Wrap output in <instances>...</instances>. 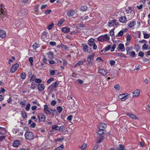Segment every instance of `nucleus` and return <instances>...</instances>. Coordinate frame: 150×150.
Segmentation results:
<instances>
[{"label":"nucleus","instance_id":"1","mask_svg":"<svg viewBox=\"0 0 150 150\" xmlns=\"http://www.w3.org/2000/svg\"><path fill=\"white\" fill-rule=\"evenodd\" d=\"M44 112L47 115H50L52 114L54 115V113L56 112V111L55 110H52L48 108V106L47 105H45L44 107Z\"/></svg>","mask_w":150,"mask_h":150},{"label":"nucleus","instance_id":"2","mask_svg":"<svg viewBox=\"0 0 150 150\" xmlns=\"http://www.w3.org/2000/svg\"><path fill=\"white\" fill-rule=\"evenodd\" d=\"M97 40L98 41L101 42L107 41L110 40V37L108 35L106 34L104 35L99 36L97 38Z\"/></svg>","mask_w":150,"mask_h":150},{"label":"nucleus","instance_id":"3","mask_svg":"<svg viewBox=\"0 0 150 150\" xmlns=\"http://www.w3.org/2000/svg\"><path fill=\"white\" fill-rule=\"evenodd\" d=\"M25 139L28 140H32L34 138L33 133L30 131L26 132L25 133Z\"/></svg>","mask_w":150,"mask_h":150},{"label":"nucleus","instance_id":"4","mask_svg":"<svg viewBox=\"0 0 150 150\" xmlns=\"http://www.w3.org/2000/svg\"><path fill=\"white\" fill-rule=\"evenodd\" d=\"M59 82L56 81L53 83L51 84L48 87V88L50 90V91H51L54 90V89L59 85Z\"/></svg>","mask_w":150,"mask_h":150},{"label":"nucleus","instance_id":"5","mask_svg":"<svg viewBox=\"0 0 150 150\" xmlns=\"http://www.w3.org/2000/svg\"><path fill=\"white\" fill-rule=\"evenodd\" d=\"M119 25V23L116 22V20L114 19L113 20H110L108 23V25L110 27H112L114 25Z\"/></svg>","mask_w":150,"mask_h":150},{"label":"nucleus","instance_id":"6","mask_svg":"<svg viewBox=\"0 0 150 150\" xmlns=\"http://www.w3.org/2000/svg\"><path fill=\"white\" fill-rule=\"evenodd\" d=\"M39 121L41 122H44L46 119L45 115L43 113H40L38 115Z\"/></svg>","mask_w":150,"mask_h":150},{"label":"nucleus","instance_id":"7","mask_svg":"<svg viewBox=\"0 0 150 150\" xmlns=\"http://www.w3.org/2000/svg\"><path fill=\"white\" fill-rule=\"evenodd\" d=\"M19 67V64L16 63L13 65L11 69V72L12 73H14L17 69Z\"/></svg>","mask_w":150,"mask_h":150},{"label":"nucleus","instance_id":"8","mask_svg":"<svg viewBox=\"0 0 150 150\" xmlns=\"http://www.w3.org/2000/svg\"><path fill=\"white\" fill-rule=\"evenodd\" d=\"M125 93L124 94H121L118 96V98L121 99L122 101L125 100L127 98L128 95H125Z\"/></svg>","mask_w":150,"mask_h":150},{"label":"nucleus","instance_id":"9","mask_svg":"<svg viewBox=\"0 0 150 150\" xmlns=\"http://www.w3.org/2000/svg\"><path fill=\"white\" fill-rule=\"evenodd\" d=\"M82 45L83 47V50L85 52H90V48L87 45L85 44H82Z\"/></svg>","mask_w":150,"mask_h":150},{"label":"nucleus","instance_id":"10","mask_svg":"<svg viewBox=\"0 0 150 150\" xmlns=\"http://www.w3.org/2000/svg\"><path fill=\"white\" fill-rule=\"evenodd\" d=\"M98 71L99 73L100 74L103 76H105L108 73L106 70L103 69H98Z\"/></svg>","mask_w":150,"mask_h":150},{"label":"nucleus","instance_id":"11","mask_svg":"<svg viewBox=\"0 0 150 150\" xmlns=\"http://www.w3.org/2000/svg\"><path fill=\"white\" fill-rule=\"evenodd\" d=\"M119 20L120 22L123 23H125L127 21L126 18L125 16H121L119 18Z\"/></svg>","mask_w":150,"mask_h":150},{"label":"nucleus","instance_id":"12","mask_svg":"<svg viewBox=\"0 0 150 150\" xmlns=\"http://www.w3.org/2000/svg\"><path fill=\"white\" fill-rule=\"evenodd\" d=\"M107 127V125L104 123H100L99 126V128L100 130H105V129Z\"/></svg>","mask_w":150,"mask_h":150},{"label":"nucleus","instance_id":"13","mask_svg":"<svg viewBox=\"0 0 150 150\" xmlns=\"http://www.w3.org/2000/svg\"><path fill=\"white\" fill-rule=\"evenodd\" d=\"M94 56V53L92 54L91 55L88 56L87 59V61L89 62V64H91V61L93 59Z\"/></svg>","mask_w":150,"mask_h":150},{"label":"nucleus","instance_id":"14","mask_svg":"<svg viewBox=\"0 0 150 150\" xmlns=\"http://www.w3.org/2000/svg\"><path fill=\"white\" fill-rule=\"evenodd\" d=\"M6 36V33L4 30H0V37L2 38H5Z\"/></svg>","mask_w":150,"mask_h":150},{"label":"nucleus","instance_id":"15","mask_svg":"<svg viewBox=\"0 0 150 150\" xmlns=\"http://www.w3.org/2000/svg\"><path fill=\"white\" fill-rule=\"evenodd\" d=\"M118 50H120L121 51L123 52L125 50V47L124 45L122 43L118 45V47L117 48Z\"/></svg>","mask_w":150,"mask_h":150},{"label":"nucleus","instance_id":"16","mask_svg":"<svg viewBox=\"0 0 150 150\" xmlns=\"http://www.w3.org/2000/svg\"><path fill=\"white\" fill-rule=\"evenodd\" d=\"M140 93V90H135L133 93V97H137L139 95Z\"/></svg>","mask_w":150,"mask_h":150},{"label":"nucleus","instance_id":"17","mask_svg":"<svg viewBox=\"0 0 150 150\" xmlns=\"http://www.w3.org/2000/svg\"><path fill=\"white\" fill-rule=\"evenodd\" d=\"M38 88L39 91H42L44 90L45 86L43 84H39L38 85Z\"/></svg>","mask_w":150,"mask_h":150},{"label":"nucleus","instance_id":"18","mask_svg":"<svg viewBox=\"0 0 150 150\" xmlns=\"http://www.w3.org/2000/svg\"><path fill=\"white\" fill-rule=\"evenodd\" d=\"M74 13L75 11L74 10H71L67 12V14L68 16L71 17L73 16Z\"/></svg>","mask_w":150,"mask_h":150},{"label":"nucleus","instance_id":"19","mask_svg":"<svg viewBox=\"0 0 150 150\" xmlns=\"http://www.w3.org/2000/svg\"><path fill=\"white\" fill-rule=\"evenodd\" d=\"M20 145V141L18 140L15 141L13 144V146L15 147H17Z\"/></svg>","mask_w":150,"mask_h":150},{"label":"nucleus","instance_id":"20","mask_svg":"<svg viewBox=\"0 0 150 150\" xmlns=\"http://www.w3.org/2000/svg\"><path fill=\"white\" fill-rule=\"evenodd\" d=\"M25 10L24 9H21L19 12L18 13V14L19 16H22L23 15L25 14Z\"/></svg>","mask_w":150,"mask_h":150},{"label":"nucleus","instance_id":"21","mask_svg":"<svg viewBox=\"0 0 150 150\" xmlns=\"http://www.w3.org/2000/svg\"><path fill=\"white\" fill-rule=\"evenodd\" d=\"M136 21H132L129 22V23L128 26L129 28H132L134 26L136 25Z\"/></svg>","mask_w":150,"mask_h":150},{"label":"nucleus","instance_id":"22","mask_svg":"<svg viewBox=\"0 0 150 150\" xmlns=\"http://www.w3.org/2000/svg\"><path fill=\"white\" fill-rule=\"evenodd\" d=\"M127 115L129 116L130 117L134 119L135 120L137 119V118L135 115L131 113H127Z\"/></svg>","mask_w":150,"mask_h":150},{"label":"nucleus","instance_id":"23","mask_svg":"<svg viewBox=\"0 0 150 150\" xmlns=\"http://www.w3.org/2000/svg\"><path fill=\"white\" fill-rule=\"evenodd\" d=\"M94 39L92 38H91L88 40V44L90 46H91L94 43Z\"/></svg>","mask_w":150,"mask_h":150},{"label":"nucleus","instance_id":"24","mask_svg":"<svg viewBox=\"0 0 150 150\" xmlns=\"http://www.w3.org/2000/svg\"><path fill=\"white\" fill-rule=\"evenodd\" d=\"M62 31L65 33L69 32L70 31L69 28L66 27H63L62 29Z\"/></svg>","mask_w":150,"mask_h":150},{"label":"nucleus","instance_id":"25","mask_svg":"<svg viewBox=\"0 0 150 150\" xmlns=\"http://www.w3.org/2000/svg\"><path fill=\"white\" fill-rule=\"evenodd\" d=\"M106 132L105 130H100L99 129L98 132V134L99 135H101L104 134Z\"/></svg>","mask_w":150,"mask_h":150},{"label":"nucleus","instance_id":"26","mask_svg":"<svg viewBox=\"0 0 150 150\" xmlns=\"http://www.w3.org/2000/svg\"><path fill=\"white\" fill-rule=\"evenodd\" d=\"M47 54L48 55V57H49L50 58H52L53 57V52H52L50 51L47 53Z\"/></svg>","mask_w":150,"mask_h":150},{"label":"nucleus","instance_id":"27","mask_svg":"<svg viewBox=\"0 0 150 150\" xmlns=\"http://www.w3.org/2000/svg\"><path fill=\"white\" fill-rule=\"evenodd\" d=\"M118 150H126L123 146L122 144H120L118 148Z\"/></svg>","mask_w":150,"mask_h":150},{"label":"nucleus","instance_id":"28","mask_svg":"<svg viewBox=\"0 0 150 150\" xmlns=\"http://www.w3.org/2000/svg\"><path fill=\"white\" fill-rule=\"evenodd\" d=\"M87 9V7L86 6H83L80 8V10L83 11H86Z\"/></svg>","mask_w":150,"mask_h":150},{"label":"nucleus","instance_id":"29","mask_svg":"<svg viewBox=\"0 0 150 150\" xmlns=\"http://www.w3.org/2000/svg\"><path fill=\"white\" fill-rule=\"evenodd\" d=\"M26 101L25 100H23L20 103V104L21 107H24L26 104Z\"/></svg>","mask_w":150,"mask_h":150},{"label":"nucleus","instance_id":"30","mask_svg":"<svg viewBox=\"0 0 150 150\" xmlns=\"http://www.w3.org/2000/svg\"><path fill=\"white\" fill-rule=\"evenodd\" d=\"M126 11L127 13H131L132 11V7L131 6H129L128 8L126 9Z\"/></svg>","mask_w":150,"mask_h":150},{"label":"nucleus","instance_id":"31","mask_svg":"<svg viewBox=\"0 0 150 150\" xmlns=\"http://www.w3.org/2000/svg\"><path fill=\"white\" fill-rule=\"evenodd\" d=\"M21 77L22 79H25L26 78L25 73L24 72H22L21 74Z\"/></svg>","mask_w":150,"mask_h":150},{"label":"nucleus","instance_id":"32","mask_svg":"<svg viewBox=\"0 0 150 150\" xmlns=\"http://www.w3.org/2000/svg\"><path fill=\"white\" fill-rule=\"evenodd\" d=\"M64 147V146L63 144H62L60 146L55 149L54 150H61L63 149Z\"/></svg>","mask_w":150,"mask_h":150},{"label":"nucleus","instance_id":"33","mask_svg":"<svg viewBox=\"0 0 150 150\" xmlns=\"http://www.w3.org/2000/svg\"><path fill=\"white\" fill-rule=\"evenodd\" d=\"M33 47L34 49L35 50L39 47V45L37 43H35L33 45Z\"/></svg>","mask_w":150,"mask_h":150},{"label":"nucleus","instance_id":"34","mask_svg":"<svg viewBox=\"0 0 150 150\" xmlns=\"http://www.w3.org/2000/svg\"><path fill=\"white\" fill-rule=\"evenodd\" d=\"M143 34L144 35V38L145 39H147L149 37V35L148 34L146 33L144 31L143 32Z\"/></svg>","mask_w":150,"mask_h":150},{"label":"nucleus","instance_id":"35","mask_svg":"<svg viewBox=\"0 0 150 150\" xmlns=\"http://www.w3.org/2000/svg\"><path fill=\"white\" fill-rule=\"evenodd\" d=\"M124 31L123 30H121L118 33L117 35H116V37H117L118 36H122L123 35Z\"/></svg>","mask_w":150,"mask_h":150},{"label":"nucleus","instance_id":"36","mask_svg":"<svg viewBox=\"0 0 150 150\" xmlns=\"http://www.w3.org/2000/svg\"><path fill=\"white\" fill-rule=\"evenodd\" d=\"M104 137L103 136H101L99 139L98 140L97 142L98 143H100L104 139Z\"/></svg>","mask_w":150,"mask_h":150},{"label":"nucleus","instance_id":"37","mask_svg":"<svg viewBox=\"0 0 150 150\" xmlns=\"http://www.w3.org/2000/svg\"><path fill=\"white\" fill-rule=\"evenodd\" d=\"M5 129L3 128H1L0 129V134L3 135L5 134Z\"/></svg>","mask_w":150,"mask_h":150},{"label":"nucleus","instance_id":"38","mask_svg":"<svg viewBox=\"0 0 150 150\" xmlns=\"http://www.w3.org/2000/svg\"><path fill=\"white\" fill-rule=\"evenodd\" d=\"M36 84L34 82H33L32 83L31 86L30 87V88L32 89H34L36 88Z\"/></svg>","mask_w":150,"mask_h":150},{"label":"nucleus","instance_id":"39","mask_svg":"<svg viewBox=\"0 0 150 150\" xmlns=\"http://www.w3.org/2000/svg\"><path fill=\"white\" fill-rule=\"evenodd\" d=\"M114 88L116 90H119L120 89V86L119 84H117L114 86Z\"/></svg>","mask_w":150,"mask_h":150},{"label":"nucleus","instance_id":"40","mask_svg":"<svg viewBox=\"0 0 150 150\" xmlns=\"http://www.w3.org/2000/svg\"><path fill=\"white\" fill-rule=\"evenodd\" d=\"M36 77V76L34 75H33L31 76V78L29 80L30 81V82L33 81L34 80H35Z\"/></svg>","mask_w":150,"mask_h":150},{"label":"nucleus","instance_id":"41","mask_svg":"<svg viewBox=\"0 0 150 150\" xmlns=\"http://www.w3.org/2000/svg\"><path fill=\"white\" fill-rule=\"evenodd\" d=\"M57 111L59 113H61L62 110V108L60 106L57 107Z\"/></svg>","mask_w":150,"mask_h":150},{"label":"nucleus","instance_id":"42","mask_svg":"<svg viewBox=\"0 0 150 150\" xmlns=\"http://www.w3.org/2000/svg\"><path fill=\"white\" fill-rule=\"evenodd\" d=\"M64 22V20L63 19H61L59 20L57 23V25L58 26H60Z\"/></svg>","mask_w":150,"mask_h":150},{"label":"nucleus","instance_id":"43","mask_svg":"<svg viewBox=\"0 0 150 150\" xmlns=\"http://www.w3.org/2000/svg\"><path fill=\"white\" fill-rule=\"evenodd\" d=\"M30 106L31 105L30 103L28 104L25 107V110L27 111H28L30 110Z\"/></svg>","mask_w":150,"mask_h":150},{"label":"nucleus","instance_id":"44","mask_svg":"<svg viewBox=\"0 0 150 150\" xmlns=\"http://www.w3.org/2000/svg\"><path fill=\"white\" fill-rule=\"evenodd\" d=\"M54 23H52V24L49 25L47 27V28L49 29L50 30L52 29L53 27Z\"/></svg>","mask_w":150,"mask_h":150},{"label":"nucleus","instance_id":"45","mask_svg":"<svg viewBox=\"0 0 150 150\" xmlns=\"http://www.w3.org/2000/svg\"><path fill=\"white\" fill-rule=\"evenodd\" d=\"M56 70H51L50 71V76H53L55 74V71Z\"/></svg>","mask_w":150,"mask_h":150},{"label":"nucleus","instance_id":"46","mask_svg":"<svg viewBox=\"0 0 150 150\" xmlns=\"http://www.w3.org/2000/svg\"><path fill=\"white\" fill-rule=\"evenodd\" d=\"M58 130L60 131H64L65 130V128L64 126L63 125L61 126L59 128Z\"/></svg>","mask_w":150,"mask_h":150},{"label":"nucleus","instance_id":"47","mask_svg":"<svg viewBox=\"0 0 150 150\" xmlns=\"http://www.w3.org/2000/svg\"><path fill=\"white\" fill-rule=\"evenodd\" d=\"M21 115L22 117L24 118H25L27 117V115L25 112H23L22 113Z\"/></svg>","mask_w":150,"mask_h":150},{"label":"nucleus","instance_id":"48","mask_svg":"<svg viewBox=\"0 0 150 150\" xmlns=\"http://www.w3.org/2000/svg\"><path fill=\"white\" fill-rule=\"evenodd\" d=\"M96 60L98 62H103V60L100 57L97 58Z\"/></svg>","mask_w":150,"mask_h":150},{"label":"nucleus","instance_id":"49","mask_svg":"<svg viewBox=\"0 0 150 150\" xmlns=\"http://www.w3.org/2000/svg\"><path fill=\"white\" fill-rule=\"evenodd\" d=\"M64 140V138H57V139L55 140V142H57V141H62Z\"/></svg>","mask_w":150,"mask_h":150},{"label":"nucleus","instance_id":"50","mask_svg":"<svg viewBox=\"0 0 150 150\" xmlns=\"http://www.w3.org/2000/svg\"><path fill=\"white\" fill-rule=\"evenodd\" d=\"M115 62L114 60H111L110 61V64L111 66H113L115 65Z\"/></svg>","mask_w":150,"mask_h":150},{"label":"nucleus","instance_id":"51","mask_svg":"<svg viewBox=\"0 0 150 150\" xmlns=\"http://www.w3.org/2000/svg\"><path fill=\"white\" fill-rule=\"evenodd\" d=\"M35 81L37 83H40L42 82V80L40 79H35Z\"/></svg>","mask_w":150,"mask_h":150},{"label":"nucleus","instance_id":"52","mask_svg":"<svg viewBox=\"0 0 150 150\" xmlns=\"http://www.w3.org/2000/svg\"><path fill=\"white\" fill-rule=\"evenodd\" d=\"M86 144H83L82 145L81 147V149L82 150H84L86 147Z\"/></svg>","mask_w":150,"mask_h":150},{"label":"nucleus","instance_id":"53","mask_svg":"<svg viewBox=\"0 0 150 150\" xmlns=\"http://www.w3.org/2000/svg\"><path fill=\"white\" fill-rule=\"evenodd\" d=\"M58 126L57 125H55L54 126H52V129H55V130H58Z\"/></svg>","mask_w":150,"mask_h":150},{"label":"nucleus","instance_id":"54","mask_svg":"<svg viewBox=\"0 0 150 150\" xmlns=\"http://www.w3.org/2000/svg\"><path fill=\"white\" fill-rule=\"evenodd\" d=\"M29 60L30 62L31 65H32L33 64V58L32 57H30L29 58Z\"/></svg>","mask_w":150,"mask_h":150},{"label":"nucleus","instance_id":"55","mask_svg":"<svg viewBox=\"0 0 150 150\" xmlns=\"http://www.w3.org/2000/svg\"><path fill=\"white\" fill-rule=\"evenodd\" d=\"M127 38V42H129L131 40V36L130 35L128 34L127 36L126 37Z\"/></svg>","mask_w":150,"mask_h":150},{"label":"nucleus","instance_id":"56","mask_svg":"<svg viewBox=\"0 0 150 150\" xmlns=\"http://www.w3.org/2000/svg\"><path fill=\"white\" fill-rule=\"evenodd\" d=\"M31 103H33L34 104H36L38 106H40V104L38 103L37 100H35L34 101H32Z\"/></svg>","mask_w":150,"mask_h":150},{"label":"nucleus","instance_id":"57","mask_svg":"<svg viewBox=\"0 0 150 150\" xmlns=\"http://www.w3.org/2000/svg\"><path fill=\"white\" fill-rule=\"evenodd\" d=\"M73 117L72 115H69L67 118V120L69 121H71L72 120V118Z\"/></svg>","mask_w":150,"mask_h":150},{"label":"nucleus","instance_id":"58","mask_svg":"<svg viewBox=\"0 0 150 150\" xmlns=\"http://www.w3.org/2000/svg\"><path fill=\"white\" fill-rule=\"evenodd\" d=\"M148 47V45L146 43H145L143 45V47H142L143 49H147V48Z\"/></svg>","mask_w":150,"mask_h":150},{"label":"nucleus","instance_id":"59","mask_svg":"<svg viewBox=\"0 0 150 150\" xmlns=\"http://www.w3.org/2000/svg\"><path fill=\"white\" fill-rule=\"evenodd\" d=\"M114 29H112L110 31V35L111 36H113L114 35Z\"/></svg>","mask_w":150,"mask_h":150},{"label":"nucleus","instance_id":"60","mask_svg":"<svg viewBox=\"0 0 150 150\" xmlns=\"http://www.w3.org/2000/svg\"><path fill=\"white\" fill-rule=\"evenodd\" d=\"M115 47H116L115 45V44L113 45L112 47H111V51L112 52H113L114 50L115 49Z\"/></svg>","mask_w":150,"mask_h":150},{"label":"nucleus","instance_id":"61","mask_svg":"<svg viewBox=\"0 0 150 150\" xmlns=\"http://www.w3.org/2000/svg\"><path fill=\"white\" fill-rule=\"evenodd\" d=\"M116 54L119 56H121L122 57H124V54L122 53H120L117 52V53H116Z\"/></svg>","mask_w":150,"mask_h":150},{"label":"nucleus","instance_id":"62","mask_svg":"<svg viewBox=\"0 0 150 150\" xmlns=\"http://www.w3.org/2000/svg\"><path fill=\"white\" fill-rule=\"evenodd\" d=\"M111 47V45H110L108 47H106L105 48V50L106 51H108V50H109Z\"/></svg>","mask_w":150,"mask_h":150},{"label":"nucleus","instance_id":"63","mask_svg":"<svg viewBox=\"0 0 150 150\" xmlns=\"http://www.w3.org/2000/svg\"><path fill=\"white\" fill-rule=\"evenodd\" d=\"M144 54L143 52L141 51H140L138 53V56L139 57H143L144 55Z\"/></svg>","mask_w":150,"mask_h":150},{"label":"nucleus","instance_id":"64","mask_svg":"<svg viewBox=\"0 0 150 150\" xmlns=\"http://www.w3.org/2000/svg\"><path fill=\"white\" fill-rule=\"evenodd\" d=\"M56 103V102L55 100H52L51 103V104L52 105L54 106Z\"/></svg>","mask_w":150,"mask_h":150}]
</instances>
